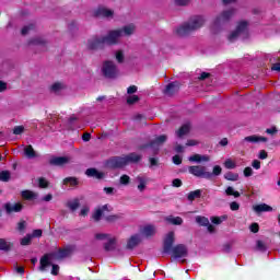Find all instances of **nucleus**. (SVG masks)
<instances>
[{
  "instance_id": "680f3d73",
  "label": "nucleus",
  "mask_w": 280,
  "mask_h": 280,
  "mask_svg": "<svg viewBox=\"0 0 280 280\" xmlns=\"http://www.w3.org/2000/svg\"><path fill=\"white\" fill-rule=\"evenodd\" d=\"M252 233H259V224L257 223H253L250 226H249Z\"/></svg>"
},
{
  "instance_id": "6ab92c4d",
  "label": "nucleus",
  "mask_w": 280,
  "mask_h": 280,
  "mask_svg": "<svg viewBox=\"0 0 280 280\" xmlns=\"http://www.w3.org/2000/svg\"><path fill=\"white\" fill-rule=\"evenodd\" d=\"M4 209H5L7 213H19V211H22L23 205H21V203L12 205V203L8 202L4 205Z\"/></svg>"
},
{
  "instance_id": "f3484780",
  "label": "nucleus",
  "mask_w": 280,
  "mask_h": 280,
  "mask_svg": "<svg viewBox=\"0 0 280 280\" xmlns=\"http://www.w3.org/2000/svg\"><path fill=\"white\" fill-rule=\"evenodd\" d=\"M165 141H167V136H159L149 144V148H152L153 150H159V148H161V145H163Z\"/></svg>"
},
{
  "instance_id": "bb28decb",
  "label": "nucleus",
  "mask_w": 280,
  "mask_h": 280,
  "mask_svg": "<svg viewBox=\"0 0 280 280\" xmlns=\"http://www.w3.org/2000/svg\"><path fill=\"white\" fill-rule=\"evenodd\" d=\"M201 196H202V190L197 189V190L190 191L187 195V199L189 200V202H194V200H196L197 198H201Z\"/></svg>"
},
{
  "instance_id": "5fc2aeb1",
  "label": "nucleus",
  "mask_w": 280,
  "mask_h": 280,
  "mask_svg": "<svg viewBox=\"0 0 280 280\" xmlns=\"http://www.w3.org/2000/svg\"><path fill=\"white\" fill-rule=\"evenodd\" d=\"M175 5H189V0H174Z\"/></svg>"
},
{
  "instance_id": "a878e982",
  "label": "nucleus",
  "mask_w": 280,
  "mask_h": 280,
  "mask_svg": "<svg viewBox=\"0 0 280 280\" xmlns=\"http://www.w3.org/2000/svg\"><path fill=\"white\" fill-rule=\"evenodd\" d=\"M189 130H191V125L185 124L183 125L178 131H176L177 137H185V135L189 133Z\"/></svg>"
},
{
  "instance_id": "b1692460",
  "label": "nucleus",
  "mask_w": 280,
  "mask_h": 280,
  "mask_svg": "<svg viewBox=\"0 0 280 280\" xmlns=\"http://www.w3.org/2000/svg\"><path fill=\"white\" fill-rule=\"evenodd\" d=\"M254 211L256 213L269 212V211H272V207L266 203H261V205L254 206Z\"/></svg>"
},
{
  "instance_id": "8fccbe9b",
  "label": "nucleus",
  "mask_w": 280,
  "mask_h": 280,
  "mask_svg": "<svg viewBox=\"0 0 280 280\" xmlns=\"http://www.w3.org/2000/svg\"><path fill=\"white\" fill-rule=\"evenodd\" d=\"M139 102V96L137 95H131L127 98V104H137Z\"/></svg>"
},
{
  "instance_id": "72a5a7b5",
  "label": "nucleus",
  "mask_w": 280,
  "mask_h": 280,
  "mask_svg": "<svg viewBox=\"0 0 280 280\" xmlns=\"http://www.w3.org/2000/svg\"><path fill=\"white\" fill-rule=\"evenodd\" d=\"M112 234L108 233H96L94 235L95 240H97L98 242H107L109 237H112Z\"/></svg>"
},
{
  "instance_id": "1a4fd4ad",
  "label": "nucleus",
  "mask_w": 280,
  "mask_h": 280,
  "mask_svg": "<svg viewBox=\"0 0 280 280\" xmlns=\"http://www.w3.org/2000/svg\"><path fill=\"white\" fill-rule=\"evenodd\" d=\"M189 249H187V245L178 244L171 248L168 254L172 255L174 259H183V257H187Z\"/></svg>"
},
{
  "instance_id": "c756f323",
  "label": "nucleus",
  "mask_w": 280,
  "mask_h": 280,
  "mask_svg": "<svg viewBox=\"0 0 280 280\" xmlns=\"http://www.w3.org/2000/svg\"><path fill=\"white\" fill-rule=\"evenodd\" d=\"M210 220L212 224H222V222H226V220H229V215L223 214L221 217H211Z\"/></svg>"
},
{
  "instance_id": "393cba45",
  "label": "nucleus",
  "mask_w": 280,
  "mask_h": 280,
  "mask_svg": "<svg viewBox=\"0 0 280 280\" xmlns=\"http://www.w3.org/2000/svg\"><path fill=\"white\" fill-rule=\"evenodd\" d=\"M22 198L24 200H35V198H38V194L32 191V190H23L21 192Z\"/></svg>"
},
{
  "instance_id": "bf43d9fd",
  "label": "nucleus",
  "mask_w": 280,
  "mask_h": 280,
  "mask_svg": "<svg viewBox=\"0 0 280 280\" xmlns=\"http://www.w3.org/2000/svg\"><path fill=\"white\" fill-rule=\"evenodd\" d=\"M116 60H117L118 62H124V52H122L121 50H118V51L116 52Z\"/></svg>"
},
{
  "instance_id": "f257e3e1",
  "label": "nucleus",
  "mask_w": 280,
  "mask_h": 280,
  "mask_svg": "<svg viewBox=\"0 0 280 280\" xmlns=\"http://www.w3.org/2000/svg\"><path fill=\"white\" fill-rule=\"evenodd\" d=\"M135 30H137L135 24H128L122 28L109 31L107 36H94L88 40V48L102 49L104 45H117L119 38H124V36H132Z\"/></svg>"
},
{
  "instance_id": "7ed1b4c3",
  "label": "nucleus",
  "mask_w": 280,
  "mask_h": 280,
  "mask_svg": "<svg viewBox=\"0 0 280 280\" xmlns=\"http://www.w3.org/2000/svg\"><path fill=\"white\" fill-rule=\"evenodd\" d=\"M141 161V155L137 153H130L124 156H114L105 162V166L108 170H119L126 167L129 163H139Z\"/></svg>"
},
{
  "instance_id": "9b49d317",
  "label": "nucleus",
  "mask_w": 280,
  "mask_h": 280,
  "mask_svg": "<svg viewBox=\"0 0 280 280\" xmlns=\"http://www.w3.org/2000/svg\"><path fill=\"white\" fill-rule=\"evenodd\" d=\"M105 253H113L117 249V236H109L103 245Z\"/></svg>"
},
{
  "instance_id": "f704fd0d",
  "label": "nucleus",
  "mask_w": 280,
  "mask_h": 280,
  "mask_svg": "<svg viewBox=\"0 0 280 280\" xmlns=\"http://www.w3.org/2000/svg\"><path fill=\"white\" fill-rule=\"evenodd\" d=\"M225 194L226 196H234V198H240L241 196L240 191L235 190V188H233L232 186H229L225 189Z\"/></svg>"
},
{
  "instance_id": "4d7b16f0",
  "label": "nucleus",
  "mask_w": 280,
  "mask_h": 280,
  "mask_svg": "<svg viewBox=\"0 0 280 280\" xmlns=\"http://www.w3.org/2000/svg\"><path fill=\"white\" fill-rule=\"evenodd\" d=\"M117 220H119V215L117 214L106 217L107 222H117Z\"/></svg>"
},
{
  "instance_id": "aec40b11",
  "label": "nucleus",
  "mask_w": 280,
  "mask_h": 280,
  "mask_svg": "<svg viewBox=\"0 0 280 280\" xmlns=\"http://www.w3.org/2000/svg\"><path fill=\"white\" fill-rule=\"evenodd\" d=\"M179 88H180V83L178 81H174L166 85L164 93L165 95H174V93H176V91H178Z\"/></svg>"
},
{
  "instance_id": "603ef678",
  "label": "nucleus",
  "mask_w": 280,
  "mask_h": 280,
  "mask_svg": "<svg viewBox=\"0 0 280 280\" xmlns=\"http://www.w3.org/2000/svg\"><path fill=\"white\" fill-rule=\"evenodd\" d=\"M230 209L231 211H240V203H237V201H232L230 203Z\"/></svg>"
},
{
  "instance_id": "0e129e2a",
  "label": "nucleus",
  "mask_w": 280,
  "mask_h": 280,
  "mask_svg": "<svg viewBox=\"0 0 280 280\" xmlns=\"http://www.w3.org/2000/svg\"><path fill=\"white\" fill-rule=\"evenodd\" d=\"M26 226H27V223L25 221H21L20 223H18L19 231H25Z\"/></svg>"
},
{
  "instance_id": "49530a36",
  "label": "nucleus",
  "mask_w": 280,
  "mask_h": 280,
  "mask_svg": "<svg viewBox=\"0 0 280 280\" xmlns=\"http://www.w3.org/2000/svg\"><path fill=\"white\" fill-rule=\"evenodd\" d=\"M212 176H220L222 174V166L215 165L212 170Z\"/></svg>"
},
{
  "instance_id": "338daca9",
  "label": "nucleus",
  "mask_w": 280,
  "mask_h": 280,
  "mask_svg": "<svg viewBox=\"0 0 280 280\" xmlns=\"http://www.w3.org/2000/svg\"><path fill=\"white\" fill-rule=\"evenodd\" d=\"M211 74L209 72H202L199 77L198 80H207V78H210Z\"/></svg>"
},
{
  "instance_id": "5701e85b",
  "label": "nucleus",
  "mask_w": 280,
  "mask_h": 280,
  "mask_svg": "<svg viewBox=\"0 0 280 280\" xmlns=\"http://www.w3.org/2000/svg\"><path fill=\"white\" fill-rule=\"evenodd\" d=\"M243 141H247V143H259V141L266 142L268 138L259 137V136H248L245 137Z\"/></svg>"
},
{
  "instance_id": "a19ab883",
  "label": "nucleus",
  "mask_w": 280,
  "mask_h": 280,
  "mask_svg": "<svg viewBox=\"0 0 280 280\" xmlns=\"http://www.w3.org/2000/svg\"><path fill=\"white\" fill-rule=\"evenodd\" d=\"M224 167H226V170H235L237 165L235 164V162L229 159L224 162Z\"/></svg>"
},
{
  "instance_id": "0eeeda50",
  "label": "nucleus",
  "mask_w": 280,
  "mask_h": 280,
  "mask_svg": "<svg viewBox=\"0 0 280 280\" xmlns=\"http://www.w3.org/2000/svg\"><path fill=\"white\" fill-rule=\"evenodd\" d=\"M102 73L108 80H115L119 75V69L113 61H105L102 66Z\"/></svg>"
},
{
  "instance_id": "6e6d98bb",
  "label": "nucleus",
  "mask_w": 280,
  "mask_h": 280,
  "mask_svg": "<svg viewBox=\"0 0 280 280\" xmlns=\"http://www.w3.org/2000/svg\"><path fill=\"white\" fill-rule=\"evenodd\" d=\"M173 163L175 165H180V163H183V158H180V155H174L173 156Z\"/></svg>"
},
{
  "instance_id": "6e6552de",
  "label": "nucleus",
  "mask_w": 280,
  "mask_h": 280,
  "mask_svg": "<svg viewBox=\"0 0 280 280\" xmlns=\"http://www.w3.org/2000/svg\"><path fill=\"white\" fill-rule=\"evenodd\" d=\"M188 172L197 178H207V180H211L213 178V174H211V172H208L207 166L203 165L189 166Z\"/></svg>"
},
{
  "instance_id": "9d476101",
  "label": "nucleus",
  "mask_w": 280,
  "mask_h": 280,
  "mask_svg": "<svg viewBox=\"0 0 280 280\" xmlns=\"http://www.w3.org/2000/svg\"><path fill=\"white\" fill-rule=\"evenodd\" d=\"M113 14H115L113 12V10L106 8V7H98L95 11H94V16H98L101 19H113Z\"/></svg>"
},
{
  "instance_id": "dca6fc26",
  "label": "nucleus",
  "mask_w": 280,
  "mask_h": 280,
  "mask_svg": "<svg viewBox=\"0 0 280 280\" xmlns=\"http://www.w3.org/2000/svg\"><path fill=\"white\" fill-rule=\"evenodd\" d=\"M71 159L67 156H55L49 160V164L62 166V165H67V163H69Z\"/></svg>"
},
{
  "instance_id": "e433bc0d",
  "label": "nucleus",
  "mask_w": 280,
  "mask_h": 280,
  "mask_svg": "<svg viewBox=\"0 0 280 280\" xmlns=\"http://www.w3.org/2000/svg\"><path fill=\"white\" fill-rule=\"evenodd\" d=\"M63 185H71V187L78 186V179L74 177H67L63 179Z\"/></svg>"
},
{
  "instance_id": "13d9d810",
  "label": "nucleus",
  "mask_w": 280,
  "mask_h": 280,
  "mask_svg": "<svg viewBox=\"0 0 280 280\" xmlns=\"http://www.w3.org/2000/svg\"><path fill=\"white\" fill-rule=\"evenodd\" d=\"M258 159H260L261 161L268 159V152H266V150L259 151Z\"/></svg>"
},
{
  "instance_id": "2eb2a0df",
  "label": "nucleus",
  "mask_w": 280,
  "mask_h": 280,
  "mask_svg": "<svg viewBox=\"0 0 280 280\" xmlns=\"http://www.w3.org/2000/svg\"><path fill=\"white\" fill-rule=\"evenodd\" d=\"M188 161H190V163H209L211 158L209 155L194 154L188 158Z\"/></svg>"
},
{
  "instance_id": "09e8293b",
  "label": "nucleus",
  "mask_w": 280,
  "mask_h": 280,
  "mask_svg": "<svg viewBox=\"0 0 280 280\" xmlns=\"http://www.w3.org/2000/svg\"><path fill=\"white\" fill-rule=\"evenodd\" d=\"M31 30H34V25H33V24L27 25V26H24V27L22 28V36H25V35H27V34H30Z\"/></svg>"
},
{
  "instance_id": "58836bf2",
  "label": "nucleus",
  "mask_w": 280,
  "mask_h": 280,
  "mask_svg": "<svg viewBox=\"0 0 280 280\" xmlns=\"http://www.w3.org/2000/svg\"><path fill=\"white\" fill-rule=\"evenodd\" d=\"M32 244V234H27L21 240V246H30Z\"/></svg>"
},
{
  "instance_id": "cd10ccee",
  "label": "nucleus",
  "mask_w": 280,
  "mask_h": 280,
  "mask_svg": "<svg viewBox=\"0 0 280 280\" xmlns=\"http://www.w3.org/2000/svg\"><path fill=\"white\" fill-rule=\"evenodd\" d=\"M86 176L93 177V178H104V174L100 173L95 168H88L85 172Z\"/></svg>"
},
{
  "instance_id": "37998d69",
  "label": "nucleus",
  "mask_w": 280,
  "mask_h": 280,
  "mask_svg": "<svg viewBox=\"0 0 280 280\" xmlns=\"http://www.w3.org/2000/svg\"><path fill=\"white\" fill-rule=\"evenodd\" d=\"M51 275H54V277H58V272H60V266L54 264V261H51Z\"/></svg>"
},
{
  "instance_id": "de8ad7c7",
  "label": "nucleus",
  "mask_w": 280,
  "mask_h": 280,
  "mask_svg": "<svg viewBox=\"0 0 280 280\" xmlns=\"http://www.w3.org/2000/svg\"><path fill=\"white\" fill-rule=\"evenodd\" d=\"M257 250H260V253H265L266 250V244L261 241H257L256 243Z\"/></svg>"
},
{
  "instance_id": "79ce46f5",
  "label": "nucleus",
  "mask_w": 280,
  "mask_h": 280,
  "mask_svg": "<svg viewBox=\"0 0 280 280\" xmlns=\"http://www.w3.org/2000/svg\"><path fill=\"white\" fill-rule=\"evenodd\" d=\"M30 45H45V39L43 37L31 39Z\"/></svg>"
},
{
  "instance_id": "2f4dec72",
  "label": "nucleus",
  "mask_w": 280,
  "mask_h": 280,
  "mask_svg": "<svg viewBox=\"0 0 280 280\" xmlns=\"http://www.w3.org/2000/svg\"><path fill=\"white\" fill-rule=\"evenodd\" d=\"M12 248V243L5 241L4 238H0V250H4L8 253Z\"/></svg>"
},
{
  "instance_id": "ea45409f",
  "label": "nucleus",
  "mask_w": 280,
  "mask_h": 280,
  "mask_svg": "<svg viewBox=\"0 0 280 280\" xmlns=\"http://www.w3.org/2000/svg\"><path fill=\"white\" fill-rule=\"evenodd\" d=\"M0 180H2V183H8V180H10V172L2 171L0 173Z\"/></svg>"
},
{
  "instance_id": "c9c22d12",
  "label": "nucleus",
  "mask_w": 280,
  "mask_h": 280,
  "mask_svg": "<svg viewBox=\"0 0 280 280\" xmlns=\"http://www.w3.org/2000/svg\"><path fill=\"white\" fill-rule=\"evenodd\" d=\"M196 222L197 224H200V226H207L209 225V219H207V217H196Z\"/></svg>"
},
{
  "instance_id": "052dcab7",
  "label": "nucleus",
  "mask_w": 280,
  "mask_h": 280,
  "mask_svg": "<svg viewBox=\"0 0 280 280\" xmlns=\"http://www.w3.org/2000/svg\"><path fill=\"white\" fill-rule=\"evenodd\" d=\"M253 174V168L250 166L245 167L244 176L248 178Z\"/></svg>"
},
{
  "instance_id": "3c124183",
  "label": "nucleus",
  "mask_w": 280,
  "mask_h": 280,
  "mask_svg": "<svg viewBox=\"0 0 280 280\" xmlns=\"http://www.w3.org/2000/svg\"><path fill=\"white\" fill-rule=\"evenodd\" d=\"M130 183V176L128 175H122L120 177V185H128Z\"/></svg>"
},
{
  "instance_id": "20e7f679",
  "label": "nucleus",
  "mask_w": 280,
  "mask_h": 280,
  "mask_svg": "<svg viewBox=\"0 0 280 280\" xmlns=\"http://www.w3.org/2000/svg\"><path fill=\"white\" fill-rule=\"evenodd\" d=\"M206 19L202 15H195L188 20V22L184 23L182 26L177 28L178 36H187L191 34V32H196V30H200L202 25L206 23Z\"/></svg>"
},
{
  "instance_id": "c85d7f7f",
  "label": "nucleus",
  "mask_w": 280,
  "mask_h": 280,
  "mask_svg": "<svg viewBox=\"0 0 280 280\" xmlns=\"http://www.w3.org/2000/svg\"><path fill=\"white\" fill-rule=\"evenodd\" d=\"M166 222H170V224H174L175 226H180L183 224V218L180 217H167Z\"/></svg>"
},
{
  "instance_id": "a211bd4d",
  "label": "nucleus",
  "mask_w": 280,
  "mask_h": 280,
  "mask_svg": "<svg viewBox=\"0 0 280 280\" xmlns=\"http://www.w3.org/2000/svg\"><path fill=\"white\" fill-rule=\"evenodd\" d=\"M139 244H141V236L139 234H135L128 240L127 248L132 250V248H136V246H139Z\"/></svg>"
},
{
  "instance_id": "ddd939ff",
  "label": "nucleus",
  "mask_w": 280,
  "mask_h": 280,
  "mask_svg": "<svg viewBox=\"0 0 280 280\" xmlns=\"http://www.w3.org/2000/svg\"><path fill=\"white\" fill-rule=\"evenodd\" d=\"M22 148H23V154L25 159H28V160L38 159V152L34 150V147L32 144L22 145Z\"/></svg>"
},
{
  "instance_id": "7c9ffc66",
  "label": "nucleus",
  "mask_w": 280,
  "mask_h": 280,
  "mask_svg": "<svg viewBox=\"0 0 280 280\" xmlns=\"http://www.w3.org/2000/svg\"><path fill=\"white\" fill-rule=\"evenodd\" d=\"M65 83L62 82H56L50 86L51 93H60V91H63Z\"/></svg>"
},
{
  "instance_id": "864d4df0",
  "label": "nucleus",
  "mask_w": 280,
  "mask_h": 280,
  "mask_svg": "<svg viewBox=\"0 0 280 280\" xmlns=\"http://www.w3.org/2000/svg\"><path fill=\"white\" fill-rule=\"evenodd\" d=\"M31 237H43V230H34L33 233L31 234Z\"/></svg>"
},
{
  "instance_id": "423d86ee",
  "label": "nucleus",
  "mask_w": 280,
  "mask_h": 280,
  "mask_svg": "<svg viewBox=\"0 0 280 280\" xmlns=\"http://www.w3.org/2000/svg\"><path fill=\"white\" fill-rule=\"evenodd\" d=\"M235 9H229L223 11L219 16H217L213 22L214 30H219V27L226 25V23H229V21H231V19L235 16Z\"/></svg>"
},
{
  "instance_id": "774afa93",
  "label": "nucleus",
  "mask_w": 280,
  "mask_h": 280,
  "mask_svg": "<svg viewBox=\"0 0 280 280\" xmlns=\"http://www.w3.org/2000/svg\"><path fill=\"white\" fill-rule=\"evenodd\" d=\"M183 185V182L178 178L173 180V187H180Z\"/></svg>"
},
{
  "instance_id": "4468645a",
  "label": "nucleus",
  "mask_w": 280,
  "mask_h": 280,
  "mask_svg": "<svg viewBox=\"0 0 280 280\" xmlns=\"http://www.w3.org/2000/svg\"><path fill=\"white\" fill-rule=\"evenodd\" d=\"M135 182L138 184L139 191H145V187H148V183H150V178L145 175H138L135 178Z\"/></svg>"
},
{
  "instance_id": "39448f33",
  "label": "nucleus",
  "mask_w": 280,
  "mask_h": 280,
  "mask_svg": "<svg viewBox=\"0 0 280 280\" xmlns=\"http://www.w3.org/2000/svg\"><path fill=\"white\" fill-rule=\"evenodd\" d=\"M237 38H248V22H240L236 31L229 35L230 43L237 40Z\"/></svg>"
},
{
  "instance_id": "473e14b6",
  "label": "nucleus",
  "mask_w": 280,
  "mask_h": 280,
  "mask_svg": "<svg viewBox=\"0 0 280 280\" xmlns=\"http://www.w3.org/2000/svg\"><path fill=\"white\" fill-rule=\"evenodd\" d=\"M225 180H232L235 183L236 180H240V175L237 173L228 172L224 174Z\"/></svg>"
},
{
  "instance_id": "69168bd1",
  "label": "nucleus",
  "mask_w": 280,
  "mask_h": 280,
  "mask_svg": "<svg viewBox=\"0 0 280 280\" xmlns=\"http://www.w3.org/2000/svg\"><path fill=\"white\" fill-rule=\"evenodd\" d=\"M127 93L128 95H132V93H137V86L136 85H131L127 89Z\"/></svg>"
},
{
  "instance_id": "f03ea898",
  "label": "nucleus",
  "mask_w": 280,
  "mask_h": 280,
  "mask_svg": "<svg viewBox=\"0 0 280 280\" xmlns=\"http://www.w3.org/2000/svg\"><path fill=\"white\" fill-rule=\"evenodd\" d=\"M73 253V246H67L63 249H59L58 252H52L45 254L39 260V270L40 272H45L49 266H51V261H60L67 257H71Z\"/></svg>"
},
{
  "instance_id": "f8f14e48",
  "label": "nucleus",
  "mask_w": 280,
  "mask_h": 280,
  "mask_svg": "<svg viewBox=\"0 0 280 280\" xmlns=\"http://www.w3.org/2000/svg\"><path fill=\"white\" fill-rule=\"evenodd\" d=\"M175 234L168 232L164 238V253H172V246H174Z\"/></svg>"
},
{
  "instance_id": "e2e57ef3",
  "label": "nucleus",
  "mask_w": 280,
  "mask_h": 280,
  "mask_svg": "<svg viewBox=\"0 0 280 280\" xmlns=\"http://www.w3.org/2000/svg\"><path fill=\"white\" fill-rule=\"evenodd\" d=\"M252 166L254 167V170H260L261 168V162H259V160H254L252 163Z\"/></svg>"
},
{
  "instance_id": "4c0bfd02",
  "label": "nucleus",
  "mask_w": 280,
  "mask_h": 280,
  "mask_svg": "<svg viewBox=\"0 0 280 280\" xmlns=\"http://www.w3.org/2000/svg\"><path fill=\"white\" fill-rule=\"evenodd\" d=\"M68 207L71 211H75L78 207H80V201L78 199H74L72 201L68 202Z\"/></svg>"
},
{
  "instance_id": "412c9836",
  "label": "nucleus",
  "mask_w": 280,
  "mask_h": 280,
  "mask_svg": "<svg viewBox=\"0 0 280 280\" xmlns=\"http://www.w3.org/2000/svg\"><path fill=\"white\" fill-rule=\"evenodd\" d=\"M141 233L144 237H152V235L156 234V228L154 225H145Z\"/></svg>"
},
{
  "instance_id": "4be33fe9",
  "label": "nucleus",
  "mask_w": 280,
  "mask_h": 280,
  "mask_svg": "<svg viewBox=\"0 0 280 280\" xmlns=\"http://www.w3.org/2000/svg\"><path fill=\"white\" fill-rule=\"evenodd\" d=\"M104 211H108V206H103L96 209L92 215L93 220H95V222H100V220H102V215H104Z\"/></svg>"
},
{
  "instance_id": "c03bdc74",
  "label": "nucleus",
  "mask_w": 280,
  "mask_h": 280,
  "mask_svg": "<svg viewBox=\"0 0 280 280\" xmlns=\"http://www.w3.org/2000/svg\"><path fill=\"white\" fill-rule=\"evenodd\" d=\"M38 185L42 189H47V187H49V182H47V179L42 177L38 179Z\"/></svg>"
},
{
  "instance_id": "a18cd8bd",
  "label": "nucleus",
  "mask_w": 280,
  "mask_h": 280,
  "mask_svg": "<svg viewBox=\"0 0 280 280\" xmlns=\"http://www.w3.org/2000/svg\"><path fill=\"white\" fill-rule=\"evenodd\" d=\"M25 132L24 126H15L13 128V135H23Z\"/></svg>"
}]
</instances>
